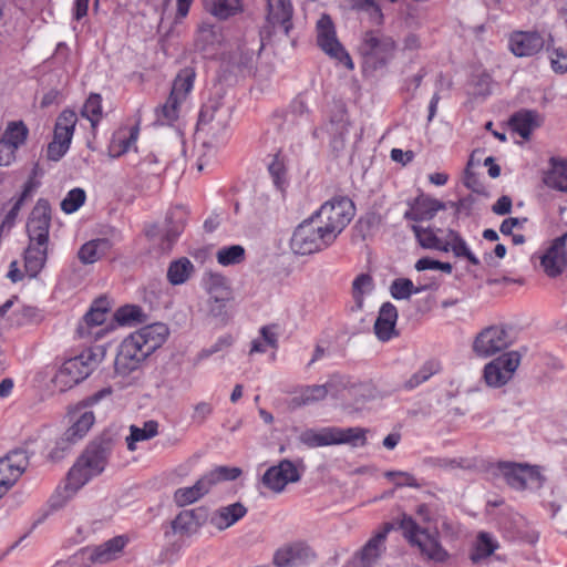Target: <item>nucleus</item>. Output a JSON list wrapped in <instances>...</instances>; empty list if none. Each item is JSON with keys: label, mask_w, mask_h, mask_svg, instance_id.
Listing matches in <instances>:
<instances>
[{"label": "nucleus", "mask_w": 567, "mask_h": 567, "mask_svg": "<svg viewBox=\"0 0 567 567\" xmlns=\"http://www.w3.org/2000/svg\"><path fill=\"white\" fill-rule=\"evenodd\" d=\"M168 336V329L164 323L145 326L131 333L120 344L115 357V372L120 375H128L138 370L142 363Z\"/></svg>", "instance_id": "nucleus-1"}, {"label": "nucleus", "mask_w": 567, "mask_h": 567, "mask_svg": "<svg viewBox=\"0 0 567 567\" xmlns=\"http://www.w3.org/2000/svg\"><path fill=\"white\" fill-rule=\"evenodd\" d=\"M415 514L419 522L408 514L401 516L400 528L404 538L412 547H416L425 559L436 564L446 563L450 554L441 544L440 533L436 526L433 528L429 526L435 523L430 507L426 504H420Z\"/></svg>", "instance_id": "nucleus-2"}, {"label": "nucleus", "mask_w": 567, "mask_h": 567, "mask_svg": "<svg viewBox=\"0 0 567 567\" xmlns=\"http://www.w3.org/2000/svg\"><path fill=\"white\" fill-rule=\"evenodd\" d=\"M106 461V449L100 445L89 446L70 468L64 486L59 488L51 499L52 505L63 506L91 478L104 471Z\"/></svg>", "instance_id": "nucleus-3"}, {"label": "nucleus", "mask_w": 567, "mask_h": 567, "mask_svg": "<svg viewBox=\"0 0 567 567\" xmlns=\"http://www.w3.org/2000/svg\"><path fill=\"white\" fill-rule=\"evenodd\" d=\"M412 231L422 248L443 252L452 251L456 258H466L472 265H480L478 258L471 251L465 239L454 229H447L444 237H440L441 229L412 225Z\"/></svg>", "instance_id": "nucleus-4"}, {"label": "nucleus", "mask_w": 567, "mask_h": 567, "mask_svg": "<svg viewBox=\"0 0 567 567\" xmlns=\"http://www.w3.org/2000/svg\"><path fill=\"white\" fill-rule=\"evenodd\" d=\"M354 205L348 197L332 198L310 216L331 244L344 230L354 216Z\"/></svg>", "instance_id": "nucleus-5"}, {"label": "nucleus", "mask_w": 567, "mask_h": 567, "mask_svg": "<svg viewBox=\"0 0 567 567\" xmlns=\"http://www.w3.org/2000/svg\"><path fill=\"white\" fill-rule=\"evenodd\" d=\"M367 432L368 430L359 426L307 429L299 435V441L310 449L340 444L361 447L367 444Z\"/></svg>", "instance_id": "nucleus-6"}, {"label": "nucleus", "mask_w": 567, "mask_h": 567, "mask_svg": "<svg viewBox=\"0 0 567 567\" xmlns=\"http://www.w3.org/2000/svg\"><path fill=\"white\" fill-rule=\"evenodd\" d=\"M350 380L342 374H332L323 384H309L298 388L289 402L291 409L312 405L324 401L328 396L339 399L343 391L349 390ZM365 386L360 384L350 390L358 392Z\"/></svg>", "instance_id": "nucleus-7"}, {"label": "nucleus", "mask_w": 567, "mask_h": 567, "mask_svg": "<svg viewBox=\"0 0 567 567\" xmlns=\"http://www.w3.org/2000/svg\"><path fill=\"white\" fill-rule=\"evenodd\" d=\"M395 50L396 44L392 37L378 31L365 32L359 45L364 70L377 71L384 68L393 59Z\"/></svg>", "instance_id": "nucleus-8"}, {"label": "nucleus", "mask_w": 567, "mask_h": 567, "mask_svg": "<svg viewBox=\"0 0 567 567\" xmlns=\"http://www.w3.org/2000/svg\"><path fill=\"white\" fill-rule=\"evenodd\" d=\"M240 474L241 470L239 467L218 466L202 476L194 485L176 489L174 502L181 507L190 505L206 495L217 483L234 481Z\"/></svg>", "instance_id": "nucleus-9"}, {"label": "nucleus", "mask_w": 567, "mask_h": 567, "mask_svg": "<svg viewBox=\"0 0 567 567\" xmlns=\"http://www.w3.org/2000/svg\"><path fill=\"white\" fill-rule=\"evenodd\" d=\"M230 107L219 99H212L203 105L198 127L212 137V142L223 144L228 136Z\"/></svg>", "instance_id": "nucleus-10"}, {"label": "nucleus", "mask_w": 567, "mask_h": 567, "mask_svg": "<svg viewBox=\"0 0 567 567\" xmlns=\"http://www.w3.org/2000/svg\"><path fill=\"white\" fill-rule=\"evenodd\" d=\"M97 363L96 354L92 351H83L79 355L63 362L53 382L60 391H66L86 379Z\"/></svg>", "instance_id": "nucleus-11"}, {"label": "nucleus", "mask_w": 567, "mask_h": 567, "mask_svg": "<svg viewBox=\"0 0 567 567\" xmlns=\"http://www.w3.org/2000/svg\"><path fill=\"white\" fill-rule=\"evenodd\" d=\"M112 392V388H103L86 396L78 404V406L70 413L71 425L65 431L69 437H72L79 442L87 434L95 422V415L92 411L86 409L92 408L102 400L110 398Z\"/></svg>", "instance_id": "nucleus-12"}, {"label": "nucleus", "mask_w": 567, "mask_h": 567, "mask_svg": "<svg viewBox=\"0 0 567 567\" xmlns=\"http://www.w3.org/2000/svg\"><path fill=\"white\" fill-rule=\"evenodd\" d=\"M331 245L310 217L297 226L290 239L292 251L301 256L321 251Z\"/></svg>", "instance_id": "nucleus-13"}, {"label": "nucleus", "mask_w": 567, "mask_h": 567, "mask_svg": "<svg viewBox=\"0 0 567 567\" xmlns=\"http://www.w3.org/2000/svg\"><path fill=\"white\" fill-rule=\"evenodd\" d=\"M498 475L514 489L523 491L527 487H540L544 483L539 466L528 464L499 462L496 465Z\"/></svg>", "instance_id": "nucleus-14"}, {"label": "nucleus", "mask_w": 567, "mask_h": 567, "mask_svg": "<svg viewBox=\"0 0 567 567\" xmlns=\"http://www.w3.org/2000/svg\"><path fill=\"white\" fill-rule=\"evenodd\" d=\"M317 42L329 56L343 64L347 69H353V62L338 41L332 20L327 14H323L317 22Z\"/></svg>", "instance_id": "nucleus-15"}, {"label": "nucleus", "mask_w": 567, "mask_h": 567, "mask_svg": "<svg viewBox=\"0 0 567 567\" xmlns=\"http://www.w3.org/2000/svg\"><path fill=\"white\" fill-rule=\"evenodd\" d=\"M78 115L72 110H64L56 118L53 141L48 146V157L59 161L70 148Z\"/></svg>", "instance_id": "nucleus-16"}, {"label": "nucleus", "mask_w": 567, "mask_h": 567, "mask_svg": "<svg viewBox=\"0 0 567 567\" xmlns=\"http://www.w3.org/2000/svg\"><path fill=\"white\" fill-rule=\"evenodd\" d=\"M127 543L126 536H115L99 546L81 549L72 559L74 563L89 560L92 564H107L121 557Z\"/></svg>", "instance_id": "nucleus-17"}, {"label": "nucleus", "mask_w": 567, "mask_h": 567, "mask_svg": "<svg viewBox=\"0 0 567 567\" xmlns=\"http://www.w3.org/2000/svg\"><path fill=\"white\" fill-rule=\"evenodd\" d=\"M520 355L516 351H509L496 358L484 369V378L489 386L499 388L506 384L519 367Z\"/></svg>", "instance_id": "nucleus-18"}, {"label": "nucleus", "mask_w": 567, "mask_h": 567, "mask_svg": "<svg viewBox=\"0 0 567 567\" xmlns=\"http://www.w3.org/2000/svg\"><path fill=\"white\" fill-rule=\"evenodd\" d=\"M51 207L47 200L39 199L27 223L29 243H33V245H49Z\"/></svg>", "instance_id": "nucleus-19"}, {"label": "nucleus", "mask_w": 567, "mask_h": 567, "mask_svg": "<svg viewBox=\"0 0 567 567\" xmlns=\"http://www.w3.org/2000/svg\"><path fill=\"white\" fill-rule=\"evenodd\" d=\"M316 559L317 553L305 542L286 544L274 554V564L277 567H299L309 565Z\"/></svg>", "instance_id": "nucleus-20"}, {"label": "nucleus", "mask_w": 567, "mask_h": 567, "mask_svg": "<svg viewBox=\"0 0 567 567\" xmlns=\"http://www.w3.org/2000/svg\"><path fill=\"white\" fill-rule=\"evenodd\" d=\"M511 344L507 331L499 326L482 330L474 340L473 350L478 357L487 358L503 351Z\"/></svg>", "instance_id": "nucleus-21"}, {"label": "nucleus", "mask_w": 567, "mask_h": 567, "mask_svg": "<svg viewBox=\"0 0 567 567\" xmlns=\"http://www.w3.org/2000/svg\"><path fill=\"white\" fill-rule=\"evenodd\" d=\"M28 133L22 122L8 123L0 137V166H9L16 161V153L24 144Z\"/></svg>", "instance_id": "nucleus-22"}, {"label": "nucleus", "mask_w": 567, "mask_h": 567, "mask_svg": "<svg viewBox=\"0 0 567 567\" xmlns=\"http://www.w3.org/2000/svg\"><path fill=\"white\" fill-rule=\"evenodd\" d=\"M449 206L455 209V214L458 213L460 207L457 203H443L422 194L409 203V208L404 213V218L416 223L431 220L437 212L444 210Z\"/></svg>", "instance_id": "nucleus-23"}, {"label": "nucleus", "mask_w": 567, "mask_h": 567, "mask_svg": "<svg viewBox=\"0 0 567 567\" xmlns=\"http://www.w3.org/2000/svg\"><path fill=\"white\" fill-rule=\"evenodd\" d=\"M300 477L301 473L298 466L289 460H282L277 465L269 467L261 481L270 491L281 493L289 483H296Z\"/></svg>", "instance_id": "nucleus-24"}, {"label": "nucleus", "mask_w": 567, "mask_h": 567, "mask_svg": "<svg viewBox=\"0 0 567 567\" xmlns=\"http://www.w3.org/2000/svg\"><path fill=\"white\" fill-rule=\"evenodd\" d=\"M28 465L24 452L16 451L0 460V497L17 482Z\"/></svg>", "instance_id": "nucleus-25"}, {"label": "nucleus", "mask_w": 567, "mask_h": 567, "mask_svg": "<svg viewBox=\"0 0 567 567\" xmlns=\"http://www.w3.org/2000/svg\"><path fill=\"white\" fill-rule=\"evenodd\" d=\"M540 265L548 277L559 276L567 266V233L555 239L540 256Z\"/></svg>", "instance_id": "nucleus-26"}, {"label": "nucleus", "mask_w": 567, "mask_h": 567, "mask_svg": "<svg viewBox=\"0 0 567 567\" xmlns=\"http://www.w3.org/2000/svg\"><path fill=\"white\" fill-rule=\"evenodd\" d=\"M267 3V22L272 28H280L288 35L292 28L293 8L290 0H265Z\"/></svg>", "instance_id": "nucleus-27"}, {"label": "nucleus", "mask_w": 567, "mask_h": 567, "mask_svg": "<svg viewBox=\"0 0 567 567\" xmlns=\"http://www.w3.org/2000/svg\"><path fill=\"white\" fill-rule=\"evenodd\" d=\"M544 47V39L538 32H515L509 39V49L516 56H530Z\"/></svg>", "instance_id": "nucleus-28"}, {"label": "nucleus", "mask_w": 567, "mask_h": 567, "mask_svg": "<svg viewBox=\"0 0 567 567\" xmlns=\"http://www.w3.org/2000/svg\"><path fill=\"white\" fill-rule=\"evenodd\" d=\"M247 513V508L239 502L221 506L213 512L209 516L208 523L215 529L221 532L241 519Z\"/></svg>", "instance_id": "nucleus-29"}, {"label": "nucleus", "mask_w": 567, "mask_h": 567, "mask_svg": "<svg viewBox=\"0 0 567 567\" xmlns=\"http://www.w3.org/2000/svg\"><path fill=\"white\" fill-rule=\"evenodd\" d=\"M398 320V310L391 302H384L374 323V332L380 341H389L396 336L395 324Z\"/></svg>", "instance_id": "nucleus-30"}, {"label": "nucleus", "mask_w": 567, "mask_h": 567, "mask_svg": "<svg viewBox=\"0 0 567 567\" xmlns=\"http://www.w3.org/2000/svg\"><path fill=\"white\" fill-rule=\"evenodd\" d=\"M202 287L208 298L231 300L233 291L228 279L218 272L207 271L202 277Z\"/></svg>", "instance_id": "nucleus-31"}, {"label": "nucleus", "mask_w": 567, "mask_h": 567, "mask_svg": "<svg viewBox=\"0 0 567 567\" xmlns=\"http://www.w3.org/2000/svg\"><path fill=\"white\" fill-rule=\"evenodd\" d=\"M390 529L391 526L385 525L382 530L372 536L363 546L359 553V557L364 566L372 565L380 557L384 549V542Z\"/></svg>", "instance_id": "nucleus-32"}, {"label": "nucleus", "mask_w": 567, "mask_h": 567, "mask_svg": "<svg viewBox=\"0 0 567 567\" xmlns=\"http://www.w3.org/2000/svg\"><path fill=\"white\" fill-rule=\"evenodd\" d=\"M48 257V245L29 243L24 251V267L30 277H35L44 267Z\"/></svg>", "instance_id": "nucleus-33"}, {"label": "nucleus", "mask_w": 567, "mask_h": 567, "mask_svg": "<svg viewBox=\"0 0 567 567\" xmlns=\"http://www.w3.org/2000/svg\"><path fill=\"white\" fill-rule=\"evenodd\" d=\"M549 163L550 168L545 175V184L550 188L567 193V161L551 158Z\"/></svg>", "instance_id": "nucleus-34"}, {"label": "nucleus", "mask_w": 567, "mask_h": 567, "mask_svg": "<svg viewBox=\"0 0 567 567\" xmlns=\"http://www.w3.org/2000/svg\"><path fill=\"white\" fill-rule=\"evenodd\" d=\"M538 115L533 111H520L515 113L509 121V124L519 136L528 140L532 132L539 125Z\"/></svg>", "instance_id": "nucleus-35"}, {"label": "nucleus", "mask_w": 567, "mask_h": 567, "mask_svg": "<svg viewBox=\"0 0 567 567\" xmlns=\"http://www.w3.org/2000/svg\"><path fill=\"white\" fill-rule=\"evenodd\" d=\"M205 9L214 17L226 20L241 12V0H204Z\"/></svg>", "instance_id": "nucleus-36"}, {"label": "nucleus", "mask_w": 567, "mask_h": 567, "mask_svg": "<svg viewBox=\"0 0 567 567\" xmlns=\"http://www.w3.org/2000/svg\"><path fill=\"white\" fill-rule=\"evenodd\" d=\"M195 78L196 72L193 68L182 69L174 79L171 95L185 102L194 87Z\"/></svg>", "instance_id": "nucleus-37"}, {"label": "nucleus", "mask_w": 567, "mask_h": 567, "mask_svg": "<svg viewBox=\"0 0 567 567\" xmlns=\"http://www.w3.org/2000/svg\"><path fill=\"white\" fill-rule=\"evenodd\" d=\"M374 289V280L369 274L358 275L351 285V295L354 306L358 310H362L364 298L372 293Z\"/></svg>", "instance_id": "nucleus-38"}, {"label": "nucleus", "mask_w": 567, "mask_h": 567, "mask_svg": "<svg viewBox=\"0 0 567 567\" xmlns=\"http://www.w3.org/2000/svg\"><path fill=\"white\" fill-rule=\"evenodd\" d=\"M158 433V423L154 420L144 422L143 426H130V435L126 437L127 449L135 451L137 442L147 441L156 436Z\"/></svg>", "instance_id": "nucleus-39"}, {"label": "nucleus", "mask_w": 567, "mask_h": 567, "mask_svg": "<svg viewBox=\"0 0 567 567\" xmlns=\"http://www.w3.org/2000/svg\"><path fill=\"white\" fill-rule=\"evenodd\" d=\"M194 269V265L189 259L185 257L179 258L171 262L167 270V279L174 286L182 285L190 278Z\"/></svg>", "instance_id": "nucleus-40"}, {"label": "nucleus", "mask_w": 567, "mask_h": 567, "mask_svg": "<svg viewBox=\"0 0 567 567\" xmlns=\"http://www.w3.org/2000/svg\"><path fill=\"white\" fill-rule=\"evenodd\" d=\"M186 220L187 212L184 207L177 206L168 212L166 217V236L168 240H175L181 235L185 227Z\"/></svg>", "instance_id": "nucleus-41"}, {"label": "nucleus", "mask_w": 567, "mask_h": 567, "mask_svg": "<svg viewBox=\"0 0 567 567\" xmlns=\"http://www.w3.org/2000/svg\"><path fill=\"white\" fill-rule=\"evenodd\" d=\"M498 544L493 536L486 532H481L477 535L475 547L471 554V559L477 563L482 559L489 557L497 549Z\"/></svg>", "instance_id": "nucleus-42"}, {"label": "nucleus", "mask_w": 567, "mask_h": 567, "mask_svg": "<svg viewBox=\"0 0 567 567\" xmlns=\"http://www.w3.org/2000/svg\"><path fill=\"white\" fill-rule=\"evenodd\" d=\"M431 288L432 286L429 285L415 287L410 279L399 278L391 284L390 292L394 299L402 300L409 299L413 293H421Z\"/></svg>", "instance_id": "nucleus-43"}, {"label": "nucleus", "mask_w": 567, "mask_h": 567, "mask_svg": "<svg viewBox=\"0 0 567 567\" xmlns=\"http://www.w3.org/2000/svg\"><path fill=\"white\" fill-rule=\"evenodd\" d=\"M199 522L194 511H183L172 522V528L175 534L192 535L197 532Z\"/></svg>", "instance_id": "nucleus-44"}, {"label": "nucleus", "mask_w": 567, "mask_h": 567, "mask_svg": "<svg viewBox=\"0 0 567 567\" xmlns=\"http://www.w3.org/2000/svg\"><path fill=\"white\" fill-rule=\"evenodd\" d=\"M441 370V365L435 360L426 361L421 368L411 375V378L405 382L406 389H414L426 382L432 375L437 373Z\"/></svg>", "instance_id": "nucleus-45"}, {"label": "nucleus", "mask_w": 567, "mask_h": 567, "mask_svg": "<svg viewBox=\"0 0 567 567\" xmlns=\"http://www.w3.org/2000/svg\"><path fill=\"white\" fill-rule=\"evenodd\" d=\"M106 320V316L103 311L97 308H91L86 315L84 316L82 322H80L78 332L80 337H90L93 334L91 331L92 328H96L103 324ZM94 336H99V332H95Z\"/></svg>", "instance_id": "nucleus-46"}, {"label": "nucleus", "mask_w": 567, "mask_h": 567, "mask_svg": "<svg viewBox=\"0 0 567 567\" xmlns=\"http://www.w3.org/2000/svg\"><path fill=\"white\" fill-rule=\"evenodd\" d=\"M81 115L87 118L93 130L102 118V99L99 94H91L85 101Z\"/></svg>", "instance_id": "nucleus-47"}, {"label": "nucleus", "mask_w": 567, "mask_h": 567, "mask_svg": "<svg viewBox=\"0 0 567 567\" xmlns=\"http://www.w3.org/2000/svg\"><path fill=\"white\" fill-rule=\"evenodd\" d=\"M245 258V249L240 245L223 247L216 252V259L221 266L240 264Z\"/></svg>", "instance_id": "nucleus-48"}, {"label": "nucleus", "mask_w": 567, "mask_h": 567, "mask_svg": "<svg viewBox=\"0 0 567 567\" xmlns=\"http://www.w3.org/2000/svg\"><path fill=\"white\" fill-rule=\"evenodd\" d=\"M217 41L218 33L213 24L203 22L198 25L195 38V45L198 50L205 51Z\"/></svg>", "instance_id": "nucleus-49"}, {"label": "nucleus", "mask_w": 567, "mask_h": 567, "mask_svg": "<svg viewBox=\"0 0 567 567\" xmlns=\"http://www.w3.org/2000/svg\"><path fill=\"white\" fill-rule=\"evenodd\" d=\"M184 102L169 94L165 104L158 110L157 117L162 124H172L179 116V107Z\"/></svg>", "instance_id": "nucleus-50"}, {"label": "nucleus", "mask_w": 567, "mask_h": 567, "mask_svg": "<svg viewBox=\"0 0 567 567\" xmlns=\"http://www.w3.org/2000/svg\"><path fill=\"white\" fill-rule=\"evenodd\" d=\"M268 169L277 189L284 192L288 184L287 172L284 162L279 157H275L269 164Z\"/></svg>", "instance_id": "nucleus-51"}, {"label": "nucleus", "mask_w": 567, "mask_h": 567, "mask_svg": "<svg viewBox=\"0 0 567 567\" xmlns=\"http://www.w3.org/2000/svg\"><path fill=\"white\" fill-rule=\"evenodd\" d=\"M85 198V192L82 188H74L61 202V209L66 214H72L84 204Z\"/></svg>", "instance_id": "nucleus-52"}, {"label": "nucleus", "mask_w": 567, "mask_h": 567, "mask_svg": "<svg viewBox=\"0 0 567 567\" xmlns=\"http://www.w3.org/2000/svg\"><path fill=\"white\" fill-rule=\"evenodd\" d=\"M103 244L101 240H92L84 244L79 250V259L83 264H93L101 257V251L99 247Z\"/></svg>", "instance_id": "nucleus-53"}, {"label": "nucleus", "mask_w": 567, "mask_h": 567, "mask_svg": "<svg viewBox=\"0 0 567 567\" xmlns=\"http://www.w3.org/2000/svg\"><path fill=\"white\" fill-rule=\"evenodd\" d=\"M230 300L226 299H217V298H207L206 307L207 315L212 318L220 319L221 321H226L227 319V305Z\"/></svg>", "instance_id": "nucleus-54"}, {"label": "nucleus", "mask_w": 567, "mask_h": 567, "mask_svg": "<svg viewBox=\"0 0 567 567\" xmlns=\"http://www.w3.org/2000/svg\"><path fill=\"white\" fill-rule=\"evenodd\" d=\"M76 441L64 432L63 435L56 440L55 446L49 453V458L53 462H58L64 457V455L70 451L71 446L75 444Z\"/></svg>", "instance_id": "nucleus-55"}, {"label": "nucleus", "mask_w": 567, "mask_h": 567, "mask_svg": "<svg viewBox=\"0 0 567 567\" xmlns=\"http://www.w3.org/2000/svg\"><path fill=\"white\" fill-rule=\"evenodd\" d=\"M386 478L392 481L396 487L410 486V487H420V483L417 480L408 472L400 471H389L384 474Z\"/></svg>", "instance_id": "nucleus-56"}, {"label": "nucleus", "mask_w": 567, "mask_h": 567, "mask_svg": "<svg viewBox=\"0 0 567 567\" xmlns=\"http://www.w3.org/2000/svg\"><path fill=\"white\" fill-rule=\"evenodd\" d=\"M349 122L344 112H340L338 118H332L328 125V132L333 136L343 141L348 133Z\"/></svg>", "instance_id": "nucleus-57"}, {"label": "nucleus", "mask_w": 567, "mask_h": 567, "mask_svg": "<svg viewBox=\"0 0 567 567\" xmlns=\"http://www.w3.org/2000/svg\"><path fill=\"white\" fill-rule=\"evenodd\" d=\"M141 174L157 176L162 173L163 165L155 155H147L138 165Z\"/></svg>", "instance_id": "nucleus-58"}, {"label": "nucleus", "mask_w": 567, "mask_h": 567, "mask_svg": "<svg viewBox=\"0 0 567 567\" xmlns=\"http://www.w3.org/2000/svg\"><path fill=\"white\" fill-rule=\"evenodd\" d=\"M233 342H234V339L230 334L221 336L209 348L202 350L199 353V358L206 359L214 353H217L219 351H223L224 349L229 348L233 344Z\"/></svg>", "instance_id": "nucleus-59"}, {"label": "nucleus", "mask_w": 567, "mask_h": 567, "mask_svg": "<svg viewBox=\"0 0 567 567\" xmlns=\"http://www.w3.org/2000/svg\"><path fill=\"white\" fill-rule=\"evenodd\" d=\"M549 58L551 68L556 73L564 74L567 72V53L563 49H555Z\"/></svg>", "instance_id": "nucleus-60"}, {"label": "nucleus", "mask_w": 567, "mask_h": 567, "mask_svg": "<svg viewBox=\"0 0 567 567\" xmlns=\"http://www.w3.org/2000/svg\"><path fill=\"white\" fill-rule=\"evenodd\" d=\"M259 333L260 338L269 348L276 349L278 347V333L276 324L261 327Z\"/></svg>", "instance_id": "nucleus-61"}, {"label": "nucleus", "mask_w": 567, "mask_h": 567, "mask_svg": "<svg viewBox=\"0 0 567 567\" xmlns=\"http://www.w3.org/2000/svg\"><path fill=\"white\" fill-rule=\"evenodd\" d=\"M141 315V310L137 307L128 306L121 308L116 313V319L122 323H128L136 320Z\"/></svg>", "instance_id": "nucleus-62"}, {"label": "nucleus", "mask_w": 567, "mask_h": 567, "mask_svg": "<svg viewBox=\"0 0 567 567\" xmlns=\"http://www.w3.org/2000/svg\"><path fill=\"white\" fill-rule=\"evenodd\" d=\"M527 221V218L509 217L501 224V233L504 235H512L514 228H522Z\"/></svg>", "instance_id": "nucleus-63"}, {"label": "nucleus", "mask_w": 567, "mask_h": 567, "mask_svg": "<svg viewBox=\"0 0 567 567\" xmlns=\"http://www.w3.org/2000/svg\"><path fill=\"white\" fill-rule=\"evenodd\" d=\"M213 412V408L207 402H199L194 406L193 420L203 423Z\"/></svg>", "instance_id": "nucleus-64"}]
</instances>
